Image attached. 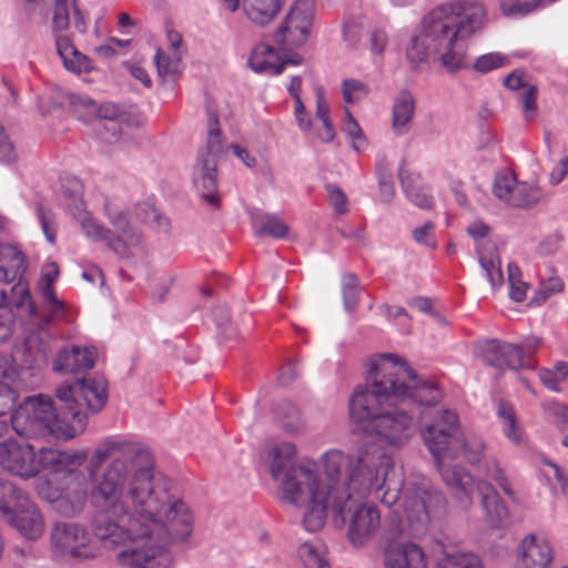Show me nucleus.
<instances>
[{"mask_svg":"<svg viewBox=\"0 0 568 568\" xmlns=\"http://www.w3.org/2000/svg\"><path fill=\"white\" fill-rule=\"evenodd\" d=\"M91 499L97 507L92 532L105 548L123 545L116 561L124 568H173L165 548L186 540L193 517L180 499H172L154 474L148 447L132 440L105 439L85 466Z\"/></svg>","mask_w":568,"mask_h":568,"instance_id":"f257e3e1","label":"nucleus"},{"mask_svg":"<svg viewBox=\"0 0 568 568\" xmlns=\"http://www.w3.org/2000/svg\"><path fill=\"white\" fill-rule=\"evenodd\" d=\"M440 398L434 383L422 379L397 355L385 353L369 358L366 384L349 398V417L363 432L376 433L379 442L400 448L415 434L423 408Z\"/></svg>","mask_w":568,"mask_h":568,"instance_id":"f03ea898","label":"nucleus"},{"mask_svg":"<svg viewBox=\"0 0 568 568\" xmlns=\"http://www.w3.org/2000/svg\"><path fill=\"white\" fill-rule=\"evenodd\" d=\"M55 397L43 394L26 397L11 414L13 430L26 438H74L85 429L88 415L98 414L105 406L106 382L103 378L65 381L55 388Z\"/></svg>","mask_w":568,"mask_h":568,"instance_id":"7ed1b4c3","label":"nucleus"},{"mask_svg":"<svg viewBox=\"0 0 568 568\" xmlns=\"http://www.w3.org/2000/svg\"><path fill=\"white\" fill-rule=\"evenodd\" d=\"M406 57L416 67L429 57L438 59L448 71L468 68L467 42L460 40L443 4L433 9L424 19L419 36L410 41Z\"/></svg>","mask_w":568,"mask_h":568,"instance_id":"20e7f679","label":"nucleus"},{"mask_svg":"<svg viewBox=\"0 0 568 568\" xmlns=\"http://www.w3.org/2000/svg\"><path fill=\"white\" fill-rule=\"evenodd\" d=\"M296 447L285 442L274 448L271 475L281 481L282 499L296 507L307 505L310 498L323 491L317 465L306 460L296 464Z\"/></svg>","mask_w":568,"mask_h":568,"instance_id":"39448f33","label":"nucleus"},{"mask_svg":"<svg viewBox=\"0 0 568 568\" xmlns=\"http://www.w3.org/2000/svg\"><path fill=\"white\" fill-rule=\"evenodd\" d=\"M422 437L432 454L435 464L442 459H457L462 457L465 462L475 465L480 462L484 445L481 443L468 444L459 428L456 413L444 409L437 412L429 423H424Z\"/></svg>","mask_w":568,"mask_h":568,"instance_id":"423d86ee","label":"nucleus"},{"mask_svg":"<svg viewBox=\"0 0 568 568\" xmlns=\"http://www.w3.org/2000/svg\"><path fill=\"white\" fill-rule=\"evenodd\" d=\"M104 210L113 231L98 224L89 215L81 200L74 201L73 215L88 237L105 242L120 258H130L132 256L130 248L142 243V234L132 227L125 210L118 207L111 201H105Z\"/></svg>","mask_w":568,"mask_h":568,"instance_id":"0eeeda50","label":"nucleus"},{"mask_svg":"<svg viewBox=\"0 0 568 568\" xmlns=\"http://www.w3.org/2000/svg\"><path fill=\"white\" fill-rule=\"evenodd\" d=\"M337 527L348 523L347 538L354 546H363L378 531L381 514L375 506L364 505L347 494L343 501H335Z\"/></svg>","mask_w":568,"mask_h":568,"instance_id":"6e6552de","label":"nucleus"},{"mask_svg":"<svg viewBox=\"0 0 568 568\" xmlns=\"http://www.w3.org/2000/svg\"><path fill=\"white\" fill-rule=\"evenodd\" d=\"M207 111V139L206 152L197 158L196 168L199 169V180L203 189L202 197L211 205L217 206L220 203L216 192V163L222 153L221 129L219 115L209 106Z\"/></svg>","mask_w":568,"mask_h":568,"instance_id":"1a4fd4ad","label":"nucleus"},{"mask_svg":"<svg viewBox=\"0 0 568 568\" xmlns=\"http://www.w3.org/2000/svg\"><path fill=\"white\" fill-rule=\"evenodd\" d=\"M385 454L379 449L361 452L353 460L346 475V488L341 490L344 499L347 494L357 496L356 499L364 498L372 490L379 488L383 473H379V455Z\"/></svg>","mask_w":568,"mask_h":568,"instance_id":"9d476101","label":"nucleus"},{"mask_svg":"<svg viewBox=\"0 0 568 568\" xmlns=\"http://www.w3.org/2000/svg\"><path fill=\"white\" fill-rule=\"evenodd\" d=\"M447 500L445 496L428 483H419L414 487V500L407 511V519L416 535H424L434 519L445 515Z\"/></svg>","mask_w":568,"mask_h":568,"instance_id":"9b49d317","label":"nucleus"},{"mask_svg":"<svg viewBox=\"0 0 568 568\" xmlns=\"http://www.w3.org/2000/svg\"><path fill=\"white\" fill-rule=\"evenodd\" d=\"M477 355L486 366L494 367L499 372L535 367V364L524 358L521 345L501 339H485L478 343Z\"/></svg>","mask_w":568,"mask_h":568,"instance_id":"f8f14e48","label":"nucleus"},{"mask_svg":"<svg viewBox=\"0 0 568 568\" xmlns=\"http://www.w3.org/2000/svg\"><path fill=\"white\" fill-rule=\"evenodd\" d=\"M313 3L310 0H296L275 33L277 43L301 47L308 38L313 22Z\"/></svg>","mask_w":568,"mask_h":568,"instance_id":"ddd939ff","label":"nucleus"},{"mask_svg":"<svg viewBox=\"0 0 568 568\" xmlns=\"http://www.w3.org/2000/svg\"><path fill=\"white\" fill-rule=\"evenodd\" d=\"M0 307L11 308L16 317L28 320L33 327L45 326L54 321L51 318V312L39 308L33 302L28 285L19 281L11 287L10 293H1Z\"/></svg>","mask_w":568,"mask_h":568,"instance_id":"4468645a","label":"nucleus"},{"mask_svg":"<svg viewBox=\"0 0 568 568\" xmlns=\"http://www.w3.org/2000/svg\"><path fill=\"white\" fill-rule=\"evenodd\" d=\"M460 40L466 41L481 30L486 20V8L483 3L471 0H454L443 3Z\"/></svg>","mask_w":568,"mask_h":568,"instance_id":"2eb2a0df","label":"nucleus"},{"mask_svg":"<svg viewBox=\"0 0 568 568\" xmlns=\"http://www.w3.org/2000/svg\"><path fill=\"white\" fill-rule=\"evenodd\" d=\"M51 542L55 554L77 559L94 556L88 547V535L82 527L73 523H57L51 531Z\"/></svg>","mask_w":568,"mask_h":568,"instance_id":"dca6fc26","label":"nucleus"},{"mask_svg":"<svg viewBox=\"0 0 568 568\" xmlns=\"http://www.w3.org/2000/svg\"><path fill=\"white\" fill-rule=\"evenodd\" d=\"M445 459L440 464H435L440 473L442 479L447 486L455 505L467 510L474 504V497L477 496V484L473 476L463 467L457 465H445Z\"/></svg>","mask_w":568,"mask_h":568,"instance_id":"f3484780","label":"nucleus"},{"mask_svg":"<svg viewBox=\"0 0 568 568\" xmlns=\"http://www.w3.org/2000/svg\"><path fill=\"white\" fill-rule=\"evenodd\" d=\"M0 465L14 475L31 478L38 474L36 447L28 443L3 440L0 443Z\"/></svg>","mask_w":568,"mask_h":568,"instance_id":"a211bd4d","label":"nucleus"},{"mask_svg":"<svg viewBox=\"0 0 568 568\" xmlns=\"http://www.w3.org/2000/svg\"><path fill=\"white\" fill-rule=\"evenodd\" d=\"M24 341L21 353V366L24 369H41L48 364L49 355L52 352V336L44 326L34 327Z\"/></svg>","mask_w":568,"mask_h":568,"instance_id":"6ab92c4d","label":"nucleus"},{"mask_svg":"<svg viewBox=\"0 0 568 568\" xmlns=\"http://www.w3.org/2000/svg\"><path fill=\"white\" fill-rule=\"evenodd\" d=\"M6 521L28 539L39 538L44 530L42 516L29 497L19 499L18 507Z\"/></svg>","mask_w":568,"mask_h":568,"instance_id":"aec40b11","label":"nucleus"},{"mask_svg":"<svg viewBox=\"0 0 568 568\" xmlns=\"http://www.w3.org/2000/svg\"><path fill=\"white\" fill-rule=\"evenodd\" d=\"M554 551L549 544L537 541L534 535L526 536L519 548L516 568H550Z\"/></svg>","mask_w":568,"mask_h":568,"instance_id":"412c9836","label":"nucleus"},{"mask_svg":"<svg viewBox=\"0 0 568 568\" xmlns=\"http://www.w3.org/2000/svg\"><path fill=\"white\" fill-rule=\"evenodd\" d=\"M95 352L79 346L64 347L59 351L53 361V371L62 374H75L91 369L94 366Z\"/></svg>","mask_w":568,"mask_h":568,"instance_id":"4be33fe9","label":"nucleus"},{"mask_svg":"<svg viewBox=\"0 0 568 568\" xmlns=\"http://www.w3.org/2000/svg\"><path fill=\"white\" fill-rule=\"evenodd\" d=\"M477 496L490 526L501 527L508 523V508L490 483L478 480Z\"/></svg>","mask_w":568,"mask_h":568,"instance_id":"5701e85b","label":"nucleus"},{"mask_svg":"<svg viewBox=\"0 0 568 568\" xmlns=\"http://www.w3.org/2000/svg\"><path fill=\"white\" fill-rule=\"evenodd\" d=\"M384 561L388 568H426L424 550L413 542L389 546L384 552Z\"/></svg>","mask_w":568,"mask_h":568,"instance_id":"b1692460","label":"nucleus"},{"mask_svg":"<svg viewBox=\"0 0 568 568\" xmlns=\"http://www.w3.org/2000/svg\"><path fill=\"white\" fill-rule=\"evenodd\" d=\"M354 458L349 455H345L343 452L333 449L326 452L322 456L324 475L326 477V483H321V488L325 490V493L341 496V490L338 488L339 478L342 474V469L345 468L346 473L353 463Z\"/></svg>","mask_w":568,"mask_h":568,"instance_id":"393cba45","label":"nucleus"},{"mask_svg":"<svg viewBox=\"0 0 568 568\" xmlns=\"http://www.w3.org/2000/svg\"><path fill=\"white\" fill-rule=\"evenodd\" d=\"M335 501H343L342 496L332 495L325 493V490L316 494L314 498H310L307 505L303 506L307 508L303 517L304 528L307 531L320 530L325 524L328 507H332L334 516L336 515V509L334 507Z\"/></svg>","mask_w":568,"mask_h":568,"instance_id":"a878e982","label":"nucleus"},{"mask_svg":"<svg viewBox=\"0 0 568 568\" xmlns=\"http://www.w3.org/2000/svg\"><path fill=\"white\" fill-rule=\"evenodd\" d=\"M59 275V266L55 262L47 264L37 284V290L48 303L51 318L59 320L64 313V305L54 292L53 284Z\"/></svg>","mask_w":568,"mask_h":568,"instance_id":"bb28decb","label":"nucleus"},{"mask_svg":"<svg viewBox=\"0 0 568 568\" xmlns=\"http://www.w3.org/2000/svg\"><path fill=\"white\" fill-rule=\"evenodd\" d=\"M286 0H243V8L250 21L264 27L282 10Z\"/></svg>","mask_w":568,"mask_h":568,"instance_id":"cd10ccee","label":"nucleus"},{"mask_svg":"<svg viewBox=\"0 0 568 568\" xmlns=\"http://www.w3.org/2000/svg\"><path fill=\"white\" fill-rule=\"evenodd\" d=\"M73 106L77 112L83 110L88 113V115L99 120H106L108 123L104 125L105 130L111 133V135H118L116 130V119L120 113L119 108L113 103H105L98 105L91 99H81L79 98L73 102Z\"/></svg>","mask_w":568,"mask_h":568,"instance_id":"c85d7f7f","label":"nucleus"},{"mask_svg":"<svg viewBox=\"0 0 568 568\" xmlns=\"http://www.w3.org/2000/svg\"><path fill=\"white\" fill-rule=\"evenodd\" d=\"M55 45L68 71L79 74L92 70L90 59L78 51L69 38L59 36L55 40Z\"/></svg>","mask_w":568,"mask_h":568,"instance_id":"c756f323","label":"nucleus"},{"mask_svg":"<svg viewBox=\"0 0 568 568\" xmlns=\"http://www.w3.org/2000/svg\"><path fill=\"white\" fill-rule=\"evenodd\" d=\"M379 459L381 462L378 471L383 473V477L381 484L378 485L379 488H376L375 490L379 493L385 489L381 499L382 503L390 506L398 499L399 481L395 478V468L392 458L386 454H381Z\"/></svg>","mask_w":568,"mask_h":568,"instance_id":"7c9ffc66","label":"nucleus"},{"mask_svg":"<svg viewBox=\"0 0 568 568\" xmlns=\"http://www.w3.org/2000/svg\"><path fill=\"white\" fill-rule=\"evenodd\" d=\"M415 111V99L409 91H402L394 100L392 125L397 134H405Z\"/></svg>","mask_w":568,"mask_h":568,"instance_id":"2f4dec72","label":"nucleus"},{"mask_svg":"<svg viewBox=\"0 0 568 568\" xmlns=\"http://www.w3.org/2000/svg\"><path fill=\"white\" fill-rule=\"evenodd\" d=\"M13 376L10 358L0 353V417L11 412L18 399L17 390L8 382Z\"/></svg>","mask_w":568,"mask_h":568,"instance_id":"473e14b6","label":"nucleus"},{"mask_svg":"<svg viewBox=\"0 0 568 568\" xmlns=\"http://www.w3.org/2000/svg\"><path fill=\"white\" fill-rule=\"evenodd\" d=\"M77 458V456L70 455L65 452L41 447L39 448V454H36L38 474L45 469L61 471L67 469L69 466L74 465Z\"/></svg>","mask_w":568,"mask_h":568,"instance_id":"72a5a7b5","label":"nucleus"},{"mask_svg":"<svg viewBox=\"0 0 568 568\" xmlns=\"http://www.w3.org/2000/svg\"><path fill=\"white\" fill-rule=\"evenodd\" d=\"M399 181L409 201L417 207L428 210L433 206V196L419 186V175L408 171H399Z\"/></svg>","mask_w":568,"mask_h":568,"instance_id":"f704fd0d","label":"nucleus"},{"mask_svg":"<svg viewBox=\"0 0 568 568\" xmlns=\"http://www.w3.org/2000/svg\"><path fill=\"white\" fill-rule=\"evenodd\" d=\"M275 54L276 52L273 47L261 43L252 51L247 64L256 73L270 71L274 75L281 74L283 72V63H274L268 59Z\"/></svg>","mask_w":568,"mask_h":568,"instance_id":"c9c22d12","label":"nucleus"},{"mask_svg":"<svg viewBox=\"0 0 568 568\" xmlns=\"http://www.w3.org/2000/svg\"><path fill=\"white\" fill-rule=\"evenodd\" d=\"M274 418L280 427L293 433L301 427V414L298 408L290 400H281L274 407Z\"/></svg>","mask_w":568,"mask_h":568,"instance_id":"e433bc0d","label":"nucleus"},{"mask_svg":"<svg viewBox=\"0 0 568 568\" xmlns=\"http://www.w3.org/2000/svg\"><path fill=\"white\" fill-rule=\"evenodd\" d=\"M28 496L9 480L0 479V515L7 519L18 507L20 498Z\"/></svg>","mask_w":568,"mask_h":568,"instance_id":"4c0bfd02","label":"nucleus"},{"mask_svg":"<svg viewBox=\"0 0 568 568\" xmlns=\"http://www.w3.org/2000/svg\"><path fill=\"white\" fill-rule=\"evenodd\" d=\"M0 263L1 268L4 271L6 275L8 273H12V276L16 277L18 274H22L27 271L28 263L24 254L17 250L14 246H6L0 252Z\"/></svg>","mask_w":568,"mask_h":568,"instance_id":"58836bf2","label":"nucleus"},{"mask_svg":"<svg viewBox=\"0 0 568 568\" xmlns=\"http://www.w3.org/2000/svg\"><path fill=\"white\" fill-rule=\"evenodd\" d=\"M540 197L541 191L539 187L516 182L509 205L523 209L531 207L539 202Z\"/></svg>","mask_w":568,"mask_h":568,"instance_id":"ea45409f","label":"nucleus"},{"mask_svg":"<svg viewBox=\"0 0 568 568\" xmlns=\"http://www.w3.org/2000/svg\"><path fill=\"white\" fill-rule=\"evenodd\" d=\"M134 214L139 221L152 225L160 232L169 231L170 221L165 216H162L153 204L149 202L138 203Z\"/></svg>","mask_w":568,"mask_h":568,"instance_id":"a19ab883","label":"nucleus"},{"mask_svg":"<svg viewBox=\"0 0 568 568\" xmlns=\"http://www.w3.org/2000/svg\"><path fill=\"white\" fill-rule=\"evenodd\" d=\"M497 415L503 420V428L507 438L519 444L521 442V430L517 425L513 406L507 400H500Z\"/></svg>","mask_w":568,"mask_h":568,"instance_id":"79ce46f5","label":"nucleus"},{"mask_svg":"<svg viewBox=\"0 0 568 568\" xmlns=\"http://www.w3.org/2000/svg\"><path fill=\"white\" fill-rule=\"evenodd\" d=\"M181 54L174 55L173 59L163 57L161 50L159 49L154 55V63L156 65V71L159 77L163 79H169L174 82L178 75L181 73L180 70Z\"/></svg>","mask_w":568,"mask_h":568,"instance_id":"37998d69","label":"nucleus"},{"mask_svg":"<svg viewBox=\"0 0 568 568\" xmlns=\"http://www.w3.org/2000/svg\"><path fill=\"white\" fill-rule=\"evenodd\" d=\"M297 555L305 568H331L328 561L321 555L320 548L310 542L302 544Z\"/></svg>","mask_w":568,"mask_h":568,"instance_id":"c03bdc74","label":"nucleus"},{"mask_svg":"<svg viewBox=\"0 0 568 568\" xmlns=\"http://www.w3.org/2000/svg\"><path fill=\"white\" fill-rule=\"evenodd\" d=\"M359 288V282L356 274L348 273L344 275L342 283V295L344 308L347 312L355 310L358 302Z\"/></svg>","mask_w":568,"mask_h":568,"instance_id":"a18cd8bd","label":"nucleus"},{"mask_svg":"<svg viewBox=\"0 0 568 568\" xmlns=\"http://www.w3.org/2000/svg\"><path fill=\"white\" fill-rule=\"evenodd\" d=\"M288 225L275 215L267 214L265 221L255 231L258 237L271 236L274 239H283L288 234Z\"/></svg>","mask_w":568,"mask_h":568,"instance_id":"49530a36","label":"nucleus"},{"mask_svg":"<svg viewBox=\"0 0 568 568\" xmlns=\"http://www.w3.org/2000/svg\"><path fill=\"white\" fill-rule=\"evenodd\" d=\"M478 261L480 266L486 273V276L491 285V288L500 286L504 282V275L500 267L499 258L486 257L481 252H478Z\"/></svg>","mask_w":568,"mask_h":568,"instance_id":"de8ad7c7","label":"nucleus"},{"mask_svg":"<svg viewBox=\"0 0 568 568\" xmlns=\"http://www.w3.org/2000/svg\"><path fill=\"white\" fill-rule=\"evenodd\" d=\"M216 328L225 339H233L237 335L236 327L230 320L229 311L225 306L217 305L212 311Z\"/></svg>","mask_w":568,"mask_h":568,"instance_id":"09e8293b","label":"nucleus"},{"mask_svg":"<svg viewBox=\"0 0 568 568\" xmlns=\"http://www.w3.org/2000/svg\"><path fill=\"white\" fill-rule=\"evenodd\" d=\"M506 62L507 57L500 53L490 52L477 58L474 63L470 61V65L467 69L473 68L479 73H487L505 65Z\"/></svg>","mask_w":568,"mask_h":568,"instance_id":"8fccbe9b","label":"nucleus"},{"mask_svg":"<svg viewBox=\"0 0 568 568\" xmlns=\"http://www.w3.org/2000/svg\"><path fill=\"white\" fill-rule=\"evenodd\" d=\"M516 182V178L513 174H497L493 184V193L509 204Z\"/></svg>","mask_w":568,"mask_h":568,"instance_id":"3c124183","label":"nucleus"},{"mask_svg":"<svg viewBox=\"0 0 568 568\" xmlns=\"http://www.w3.org/2000/svg\"><path fill=\"white\" fill-rule=\"evenodd\" d=\"M84 501V494H77L75 500H71L69 496H59L53 500L54 508L65 517H71L78 514Z\"/></svg>","mask_w":568,"mask_h":568,"instance_id":"603ef678","label":"nucleus"},{"mask_svg":"<svg viewBox=\"0 0 568 568\" xmlns=\"http://www.w3.org/2000/svg\"><path fill=\"white\" fill-rule=\"evenodd\" d=\"M325 190L327 192V200L331 206L338 215H344L348 212L347 207V196L335 184H325Z\"/></svg>","mask_w":568,"mask_h":568,"instance_id":"864d4df0","label":"nucleus"},{"mask_svg":"<svg viewBox=\"0 0 568 568\" xmlns=\"http://www.w3.org/2000/svg\"><path fill=\"white\" fill-rule=\"evenodd\" d=\"M70 24L68 0H54L52 10V27L54 30H65Z\"/></svg>","mask_w":568,"mask_h":568,"instance_id":"5fc2aeb1","label":"nucleus"},{"mask_svg":"<svg viewBox=\"0 0 568 568\" xmlns=\"http://www.w3.org/2000/svg\"><path fill=\"white\" fill-rule=\"evenodd\" d=\"M539 0H503L501 9L506 14H526L537 8Z\"/></svg>","mask_w":568,"mask_h":568,"instance_id":"6e6d98bb","label":"nucleus"},{"mask_svg":"<svg viewBox=\"0 0 568 568\" xmlns=\"http://www.w3.org/2000/svg\"><path fill=\"white\" fill-rule=\"evenodd\" d=\"M16 326V314L9 307H0V343L8 341Z\"/></svg>","mask_w":568,"mask_h":568,"instance_id":"4d7b16f0","label":"nucleus"},{"mask_svg":"<svg viewBox=\"0 0 568 568\" xmlns=\"http://www.w3.org/2000/svg\"><path fill=\"white\" fill-rule=\"evenodd\" d=\"M445 554L452 560L455 568H483L480 558L474 552Z\"/></svg>","mask_w":568,"mask_h":568,"instance_id":"13d9d810","label":"nucleus"},{"mask_svg":"<svg viewBox=\"0 0 568 568\" xmlns=\"http://www.w3.org/2000/svg\"><path fill=\"white\" fill-rule=\"evenodd\" d=\"M354 93H363V95L367 94V87L359 80L355 79H346L342 83V94L343 99L346 103H353L356 98Z\"/></svg>","mask_w":568,"mask_h":568,"instance_id":"bf43d9fd","label":"nucleus"},{"mask_svg":"<svg viewBox=\"0 0 568 568\" xmlns=\"http://www.w3.org/2000/svg\"><path fill=\"white\" fill-rule=\"evenodd\" d=\"M17 160L13 144L9 140L3 125L0 123V162L12 163Z\"/></svg>","mask_w":568,"mask_h":568,"instance_id":"052dcab7","label":"nucleus"},{"mask_svg":"<svg viewBox=\"0 0 568 568\" xmlns=\"http://www.w3.org/2000/svg\"><path fill=\"white\" fill-rule=\"evenodd\" d=\"M344 131L348 135V138L352 140V149L356 152L361 150V148L366 144L364 133L359 126V124L356 122L352 123H345L344 124Z\"/></svg>","mask_w":568,"mask_h":568,"instance_id":"680f3d73","label":"nucleus"},{"mask_svg":"<svg viewBox=\"0 0 568 568\" xmlns=\"http://www.w3.org/2000/svg\"><path fill=\"white\" fill-rule=\"evenodd\" d=\"M434 229V223L432 221H426L423 226L416 227L413 231V239L415 242L419 244H424L427 247L434 248L436 243L434 239L430 236L429 232Z\"/></svg>","mask_w":568,"mask_h":568,"instance_id":"e2e57ef3","label":"nucleus"},{"mask_svg":"<svg viewBox=\"0 0 568 568\" xmlns=\"http://www.w3.org/2000/svg\"><path fill=\"white\" fill-rule=\"evenodd\" d=\"M539 379L542 383V385L552 392H560V388L558 384L560 383L561 378L558 377V373L555 371H550L547 368H542L539 371Z\"/></svg>","mask_w":568,"mask_h":568,"instance_id":"0e129e2a","label":"nucleus"},{"mask_svg":"<svg viewBox=\"0 0 568 568\" xmlns=\"http://www.w3.org/2000/svg\"><path fill=\"white\" fill-rule=\"evenodd\" d=\"M37 215L40 220L43 234L49 243H54L55 240V231L50 227V221L47 216V212L41 204L37 205Z\"/></svg>","mask_w":568,"mask_h":568,"instance_id":"69168bd1","label":"nucleus"},{"mask_svg":"<svg viewBox=\"0 0 568 568\" xmlns=\"http://www.w3.org/2000/svg\"><path fill=\"white\" fill-rule=\"evenodd\" d=\"M536 95L537 88L535 85L528 87L520 98L521 105L526 112H536Z\"/></svg>","mask_w":568,"mask_h":568,"instance_id":"338daca9","label":"nucleus"},{"mask_svg":"<svg viewBox=\"0 0 568 568\" xmlns=\"http://www.w3.org/2000/svg\"><path fill=\"white\" fill-rule=\"evenodd\" d=\"M568 173V156L559 162V168L554 170L550 174V183L554 185L559 184Z\"/></svg>","mask_w":568,"mask_h":568,"instance_id":"774afa93","label":"nucleus"}]
</instances>
